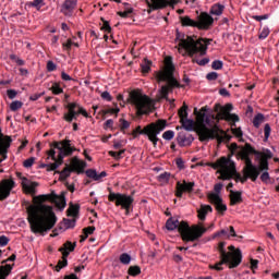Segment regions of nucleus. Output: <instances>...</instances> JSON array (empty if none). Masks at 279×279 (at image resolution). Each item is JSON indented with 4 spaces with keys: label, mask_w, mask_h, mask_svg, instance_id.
Returning a JSON list of instances; mask_svg holds the SVG:
<instances>
[{
    "label": "nucleus",
    "mask_w": 279,
    "mask_h": 279,
    "mask_svg": "<svg viewBox=\"0 0 279 279\" xmlns=\"http://www.w3.org/2000/svg\"><path fill=\"white\" fill-rule=\"evenodd\" d=\"M56 173L60 175L59 177L60 182H65L68 178H71V170L69 168V165H65V168L62 171H56Z\"/></svg>",
    "instance_id": "e433bc0d"
},
{
    "label": "nucleus",
    "mask_w": 279,
    "mask_h": 279,
    "mask_svg": "<svg viewBox=\"0 0 279 279\" xmlns=\"http://www.w3.org/2000/svg\"><path fill=\"white\" fill-rule=\"evenodd\" d=\"M250 154H253V156H263V153L256 150L250 143L244 145V147L238 153V156L241 160H245L246 158H250Z\"/></svg>",
    "instance_id": "4be33fe9"
},
{
    "label": "nucleus",
    "mask_w": 279,
    "mask_h": 279,
    "mask_svg": "<svg viewBox=\"0 0 279 279\" xmlns=\"http://www.w3.org/2000/svg\"><path fill=\"white\" fill-rule=\"evenodd\" d=\"M192 62L194 64H198L199 66H206V64H208V62H210V59L204 58V59L199 60L197 58H194V59H192Z\"/></svg>",
    "instance_id": "8fccbe9b"
},
{
    "label": "nucleus",
    "mask_w": 279,
    "mask_h": 279,
    "mask_svg": "<svg viewBox=\"0 0 279 279\" xmlns=\"http://www.w3.org/2000/svg\"><path fill=\"white\" fill-rule=\"evenodd\" d=\"M177 143L180 147H186V145H191L192 141L191 137H186L183 133H179L177 136Z\"/></svg>",
    "instance_id": "f704fd0d"
},
{
    "label": "nucleus",
    "mask_w": 279,
    "mask_h": 279,
    "mask_svg": "<svg viewBox=\"0 0 279 279\" xmlns=\"http://www.w3.org/2000/svg\"><path fill=\"white\" fill-rule=\"evenodd\" d=\"M130 128V122L125 119H120V131L125 133V130Z\"/></svg>",
    "instance_id": "052dcab7"
},
{
    "label": "nucleus",
    "mask_w": 279,
    "mask_h": 279,
    "mask_svg": "<svg viewBox=\"0 0 279 279\" xmlns=\"http://www.w3.org/2000/svg\"><path fill=\"white\" fill-rule=\"evenodd\" d=\"M63 221H64V223H65L66 229H69V228H75V219H72V220H71V219L64 218Z\"/></svg>",
    "instance_id": "338daca9"
},
{
    "label": "nucleus",
    "mask_w": 279,
    "mask_h": 279,
    "mask_svg": "<svg viewBox=\"0 0 279 279\" xmlns=\"http://www.w3.org/2000/svg\"><path fill=\"white\" fill-rule=\"evenodd\" d=\"M101 99H104L105 101H112V96L110 95L109 92H102L100 94Z\"/></svg>",
    "instance_id": "774afa93"
},
{
    "label": "nucleus",
    "mask_w": 279,
    "mask_h": 279,
    "mask_svg": "<svg viewBox=\"0 0 279 279\" xmlns=\"http://www.w3.org/2000/svg\"><path fill=\"white\" fill-rule=\"evenodd\" d=\"M100 21H102V26L100 27L101 32L112 34V26H110V22L106 21L104 17H101Z\"/></svg>",
    "instance_id": "a19ab883"
},
{
    "label": "nucleus",
    "mask_w": 279,
    "mask_h": 279,
    "mask_svg": "<svg viewBox=\"0 0 279 279\" xmlns=\"http://www.w3.org/2000/svg\"><path fill=\"white\" fill-rule=\"evenodd\" d=\"M180 123L182 124V128L186 130V132H197V124L193 120L185 118L182 119Z\"/></svg>",
    "instance_id": "cd10ccee"
},
{
    "label": "nucleus",
    "mask_w": 279,
    "mask_h": 279,
    "mask_svg": "<svg viewBox=\"0 0 279 279\" xmlns=\"http://www.w3.org/2000/svg\"><path fill=\"white\" fill-rule=\"evenodd\" d=\"M71 173H84V169H86V161L80 160L77 157H73L71 163L69 166Z\"/></svg>",
    "instance_id": "5701e85b"
},
{
    "label": "nucleus",
    "mask_w": 279,
    "mask_h": 279,
    "mask_svg": "<svg viewBox=\"0 0 279 279\" xmlns=\"http://www.w3.org/2000/svg\"><path fill=\"white\" fill-rule=\"evenodd\" d=\"M233 136L236 138H240V141H243V131L241 128L231 129Z\"/></svg>",
    "instance_id": "4d7b16f0"
},
{
    "label": "nucleus",
    "mask_w": 279,
    "mask_h": 279,
    "mask_svg": "<svg viewBox=\"0 0 279 279\" xmlns=\"http://www.w3.org/2000/svg\"><path fill=\"white\" fill-rule=\"evenodd\" d=\"M208 201L210 202V204H213L216 208V210L218 213H220L221 215H223V213H226V210H228V206L226 204H223V198H221V196H219V194L216 193H210L208 194Z\"/></svg>",
    "instance_id": "a211bd4d"
},
{
    "label": "nucleus",
    "mask_w": 279,
    "mask_h": 279,
    "mask_svg": "<svg viewBox=\"0 0 279 279\" xmlns=\"http://www.w3.org/2000/svg\"><path fill=\"white\" fill-rule=\"evenodd\" d=\"M21 108H23V102L20 100H14L10 105V110H12V112H16V110H21Z\"/></svg>",
    "instance_id": "09e8293b"
},
{
    "label": "nucleus",
    "mask_w": 279,
    "mask_h": 279,
    "mask_svg": "<svg viewBox=\"0 0 279 279\" xmlns=\"http://www.w3.org/2000/svg\"><path fill=\"white\" fill-rule=\"evenodd\" d=\"M16 186V183L12 179H3L0 182V202H4L10 197V193H12V189Z\"/></svg>",
    "instance_id": "dca6fc26"
},
{
    "label": "nucleus",
    "mask_w": 279,
    "mask_h": 279,
    "mask_svg": "<svg viewBox=\"0 0 279 279\" xmlns=\"http://www.w3.org/2000/svg\"><path fill=\"white\" fill-rule=\"evenodd\" d=\"M166 228L170 231L178 230L181 234L182 241L185 243L199 241V239L208 232V229H205L204 227L197 225L191 227L189 226V222H180L178 219H173L171 217L167 220Z\"/></svg>",
    "instance_id": "7ed1b4c3"
},
{
    "label": "nucleus",
    "mask_w": 279,
    "mask_h": 279,
    "mask_svg": "<svg viewBox=\"0 0 279 279\" xmlns=\"http://www.w3.org/2000/svg\"><path fill=\"white\" fill-rule=\"evenodd\" d=\"M123 154H125V149H121L120 151H109V156H111V158H114V160H121V158H123Z\"/></svg>",
    "instance_id": "a18cd8bd"
},
{
    "label": "nucleus",
    "mask_w": 279,
    "mask_h": 279,
    "mask_svg": "<svg viewBox=\"0 0 279 279\" xmlns=\"http://www.w3.org/2000/svg\"><path fill=\"white\" fill-rule=\"evenodd\" d=\"M223 10H226L223 4L216 3L211 5L209 14H213V16H221L223 14Z\"/></svg>",
    "instance_id": "473e14b6"
},
{
    "label": "nucleus",
    "mask_w": 279,
    "mask_h": 279,
    "mask_svg": "<svg viewBox=\"0 0 279 279\" xmlns=\"http://www.w3.org/2000/svg\"><path fill=\"white\" fill-rule=\"evenodd\" d=\"M167 128V120H157L156 122H151L148 125L144 126V129L141 125H137L135 130L132 132L133 138H138V135L147 136L148 141L153 143L154 147L158 145V134L160 132H163V130Z\"/></svg>",
    "instance_id": "423d86ee"
},
{
    "label": "nucleus",
    "mask_w": 279,
    "mask_h": 279,
    "mask_svg": "<svg viewBox=\"0 0 279 279\" xmlns=\"http://www.w3.org/2000/svg\"><path fill=\"white\" fill-rule=\"evenodd\" d=\"M267 36H269V27L265 26V27L260 31V33H259V35H258V38H259V40H265V38H267Z\"/></svg>",
    "instance_id": "bf43d9fd"
},
{
    "label": "nucleus",
    "mask_w": 279,
    "mask_h": 279,
    "mask_svg": "<svg viewBox=\"0 0 279 279\" xmlns=\"http://www.w3.org/2000/svg\"><path fill=\"white\" fill-rule=\"evenodd\" d=\"M170 178H171V173L163 172V173L159 174L158 180H159V182H169Z\"/></svg>",
    "instance_id": "e2e57ef3"
},
{
    "label": "nucleus",
    "mask_w": 279,
    "mask_h": 279,
    "mask_svg": "<svg viewBox=\"0 0 279 279\" xmlns=\"http://www.w3.org/2000/svg\"><path fill=\"white\" fill-rule=\"evenodd\" d=\"M11 144L12 137L8 135H5V140H2V142H0V156H2L4 160H8V149H10Z\"/></svg>",
    "instance_id": "bb28decb"
},
{
    "label": "nucleus",
    "mask_w": 279,
    "mask_h": 279,
    "mask_svg": "<svg viewBox=\"0 0 279 279\" xmlns=\"http://www.w3.org/2000/svg\"><path fill=\"white\" fill-rule=\"evenodd\" d=\"M218 252L219 258H223L222 263H230V260H233L231 267H239V265L243 263V253L241 250H238L235 253L228 252L226 251V242L218 243Z\"/></svg>",
    "instance_id": "f8f14e48"
},
{
    "label": "nucleus",
    "mask_w": 279,
    "mask_h": 279,
    "mask_svg": "<svg viewBox=\"0 0 279 279\" xmlns=\"http://www.w3.org/2000/svg\"><path fill=\"white\" fill-rule=\"evenodd\" d=\"M163 64L165 66L162 70L155 72V77L158 84H160V82H166V84L162 85L159 90L161 99H166V101L173 104L175 99L170 100L169 93H173V88H180L181 85L174 76L175 65L173 64V58L166 57Z\"/></svg>",
    "instance_id": "f03ea898"
},
{
    "label": "nucleus",
    "mask_w": 279,
    "mask_h": 279,
    "mask_svg": "<svg viewBox=\"0 0 279 279\" xmlns=\"http://www.w3.org/2000/svg\"><path fill=\"white\" fill-rule=\"evenodd\" d=\"M76 247L75 243H71V241H66L62 247L59 248V252L62 254V260H66L71 252H74Z\"/></svg>",
    "instance_id": "393cba45"
},
{
    "label": "nucleus",
    "mask_w": 279,
    "mask_h": 279,
    "mask_svg": "<svg viewBox=\"0 0 279 279\" xmlns=\"http://www.w3.org/2000/svg\"><path fill=\"white\" fill-rule=\"evenodd\" d=\"M130 99L131 104L135 107L137 117H143V114H149L151 112V98L147 95L134 90L130 94Z\"/></svg>",
    "instance_id": "1a4fd4ad"
},
{
    "label": "nucleus",
    "mask_w": 279,
    "mask_h": 279,
    "mask_svg": "<svg viewBox=\"0 0 279 279\" xmlns=\"http://www.w3.org/2000/svg\"><path fill=\"white\" fill-rule=\"evenodd\" d=\"M10 243V238L0 235V247H5Z\"/></svg>",
    "instance_id": "69168bd1"
},
{
    "label": "nucleus",
    "mask_w": 279,
    "mask_h": 279,
    "mask_svg": "<svg viewBox=\"0 0 279 279\" xmlns=\"http://www.w3.org/2000/svg\"><path fill=\"white\" fill-rule=\"evenodd\" d=\"M213 213V207L210 205H201V208L197 210V217L201 221H206V215Z\"/></svg>",
    "instance_id": "2f4dec72"
},
{
    "label": "nucleus",
    "mask_w": 279,
    "mask_h": 279,
    "mask_svg": "<svg viewBox=\"0 0 279 279\" xmlns=\"http://www.w3.org/2000/svg\"><path fill=\"white\" fill-rule=\"evenodd\" d=\"M68 265H69V260L68 259H62V260L58 262L54 269H56V271H60L61 269H64V267H66Z\"/></svg>",
    "instance_id": "5fc2aeb1"
},
{
    "label": "nucleus",
    "mask_w": 279,
    "mask_h": 279,
    "mask_svg": "<svg viewBox=\"0 0 279 279\" xmlns=\"http://www.w3.org/2000/svg\"><path fill=\"white\" fill-rule=\"evenodd\" d=\"M180 21L183 27H197V21L192 20L189 15L180 16Z\"/></svg>",
    "instance_id": "72a5a7b5"
},
{
    "label": "nucleus",
    "mask_w": 279,
    "mask_h": 279,
    "mask_svg": "<svg viewBox=\"0 0 279 279\" xmlns=\"http://www.w3.org/2000/svg\"><path fill=\"white\" fill-rule=\"evenodd\" d=\"M58 69V65H56V63H53V61H48L47 62V72L51 73L53 71H56Z\"/></svg>",
    "instance_id": "0e129e2a"
},
{
    "label": "nucleus",
    "mask_w": 279,
    "mask_h": 279,
    "mask_svg": "<svg viewBox=\"0 0 279 279\" xmlns=\"http://www.w3.org/2000/svg\"><path fill=\"white\" fill-rule=\"evenodd\" d=\"M85 173H86L87 178L95 180V182H99V180H101V178H106V175H108V173L106 171H102L98 174L97 170H95V169H88V170H86Z\"/></svg>",
    "instance_id": "c756f323"
},
{
    "label": "nucleus",
    "mask_w": 279,
    "mask_h": 279,
    "mask_svg": "<svg viewBox=\"0 0 279 279\" xmlns=\"http://www.w3.org/2000/svg\"><path fill=\"white\" fill-rule=\"evenodd\" d=\"M119 108H109L100 110V114H102V117H106V114H119Z\"/></svg>",
    "instance_id": "de8ad7c7"
},
{
    "label": "nucleus",
    "mask_w": 279,
    "mask_h": 279,
    "mask_svg": "<svg viewBox=\"0 0 279 279\" xmlns=\"http://www.w3.org/2000/svg\"><path fill=\"white\" fill-rule=\"evenodd\" d=\"M208 108L203 107L201 111L197 112V108L194 109V113L196 114V134L201 143H205L210 141V133L216 132L217 124H215L211 129L204 124V120L206 119V112Z\"/></svg>",
    "instance_id": "6e6552de"
},
{
    "label": "nucleus",
    "mask_w": 279,
    "mask_h": 279,
    "mask_svg": "<svg viewBox=\"0 0 279 279\" xmlns=\"http://www.w3.org/2000/svg\"><path fill=\"white\" fill-rule=\"evenodd\" d=\"M265 121V116L263 113H257L253 119L254 128H260V124Z\"/></svg>",
    "instance_id": "58836bf2"
},
{
    "label": "nucleus",
    "mask_w": 279,
    "mask_h": 279,
    "mask_svg": "<svg viewBox=\"0 0 279 279\" xmlns=\"http://www.w3.org/2000/svg\"><path fill=\"white\" fill-rule=\"evenodd\" d=\"M209 141H216L218 142V145H221V143H230V141H232V136L228 135V133H226V131L221 130L219 128V125H217V130L216 132H211L209 133Z\"/></svg>",
    "instance_id": "6ab92c4d"
},
{
    "label": "nucleus",
    "mask_w": 279,
    "mask_h": 279,
    "mask_svg": "<svg viewBox=\"0 0 279 279\" xmlns=\"http://www.w3.org/2000/svg\"><path fill=\"white\" fill-rule=\"evenodd\" d=\"M183 37L184 35L177 33V40H179V47L185 49L190 58H193L195 53L206 56V51H208V45L213 43V39L199 38L195 40L191 36H187L186 39H184Z\"/></svg>",
    "instance_id": "39448f33"
},
{
    "label": "nucleus",
    "mask_w": 279,
    "mask_h": 279,
    "mask_svg": "<svg viewBox=\"0 0 279 279\" xmlns=\"http://www.w3.org/2000/svg\"><path fill=\"white\" fill-rule=\"evenodd\" d=\"M189 106H186V104H183V106L179 109V118H180V121H182V119H189Z\"/></svg>",
    "instance_id": "4c0bfd02"
},
{
    "label": "nucleus",
    "mask_w": 279,
    "mask_h": 279,
    "mask_svg": "<svg viewBox=\"0 0 279 279\" xmlns=\"http://www.w3.org/2000/svg\"><path fill=\"white\" fill-rule=\"evenodd\" d=\"M0 271L2 274V278L5 279L7 276H10L12 271V265L7 264L5 266L0 267Z\"/></svg>",
    "instance_id": "49530a36"
},
{
    "label": "nucleus",
    "mask_w": 279,
    "mask_h": 279,
    "mask_svg": "<svg viewBox=\"0 0 279 279\" xmlns=\"http://www.w3.org/2000/svg\"><path fill=\"white\" fill-rule=\"evenodd\" d=\"M269 170H263L262 171V174H260V177H259V180H262L263 182H264V184H267L268 182H269V180H270V175H269V172H268Z\"/></svg>",
    "instance_id": "864d4df0"
},
{
    "label": "nucleus",
    "mask_w": 279,
    "mask_h": 279,
    "mask_svg": "<svg viewBox=\"0 0 279 279\" xmlns=\"http://www.w3.org/2000/svg\"><path fill=\"white\" fill-rule=\"evenodd\" d=\"M243 193L242 192H234L230 190V206H236V204L243 203Z\"/></svg>",
    "instance_id": "c85d7f7f"
},
{
    "label": "nucleus",
    "mask_w": 279,
    "mask_h": 279,
    "mask_svg": "<svg viewBox=\"0 0 279 279\" xmlns=\"http://www.w3.org/2000/svg\"><path fill=\"white\" fill-rule=\"evenodd\" d=\"M215 19H213L211 14L207 12H202L196 20V28L208 31L211 25H214Z\"/></svg>",
    "instance_id": "2eb2a0df"
},
{
    "label": "nucleus",
    "mask_w": 279,
    "mask_h": 279,
    "mask_svg": "<svg viewBox=\"0 0 279 279\" xmlns=\"http://www.w3.org/2000/svg\"><path fill=\"white\" fill-rule=\"evenodd\" d=\"M232 263H234V259H229V262H223V257H220V262L211 266V269H215L216 271H223L222 265H228L229 269H236V267H232Z\"/></svg>",
    "instance_id": "7c9ffc66"
},
{
    "label": "nucleus",
    "mask_w": 279,
    "mask_h": 279,
    "mask_svg": "<svg viewBox=\"0 0 279 279\" xmlns=\"http://www.w3.org/2000/svg\"><path fill=\"white\" fill-rule=\"evenodd\" d=\"M50 147L51 149L48 151V156L51 160H54V162L43 163L41 169H46V171H56V169L64 162V158H66V156H73V151H75V146H71V140L53 142Z\"/></svg>",
    "instance_id": "20e7f679"
},
{
    "label": "nucleus",
    "mask_w": 279,
    "mask_h": 279,
    "mask_svg": "<svg viewBox=\"0 0 279 279\" xmlns=\"http://www.w3.org/2000/svg\"><path fill=\"white\" fill-rule=\"evenodd\" d=\"M51 199H58V196H52L51 194L36 196L35 202H39V204L31 205L26 208L27 221L33 234L45 236L56 226L58 217L53 213V207L43 204V202H49Z\"/></svg>",
    "instance_id": "f257e3e1"
},
{
    "label": "nucleus",
    "mask_w": 279,
    "mask_h": 279,
    "mask_svg": "<svg viewBox=\"0 0 279 279\" xmlns=\"http://www.w3.org/2000/svg\"><path fill=\"white\" fill-rule=\"evenodd\" d=\"M193 189H195V182H186V180H183L182 182L178 181L175 186V197L182 198L184 193H193Z\"/></svg>",
    "instance_id": "f3484780"
},
{
    "label": "nucleus",
    "mask_w": 279,
    "mask_h": 279,
    "mask_svg": "<svg viewBox=\"0 0 279 279\" xmlns=\"http://www.w3.org/2000/svg\"><path fill=\"white\" fill-rule=\"evenodd\" d=\"M34 162H36V158L31 157V158L24 160L23 167H25V169H29V168L34 167Z\"/></svg>",
    "instance_id": "13d9d810"
},
{
    "label": "nucleus",
    "mask_w": 279,
    "mask_h": 279,
    "mask_svg": "<svg viewBox=\"0 0 279 279\" xmlns=\"http://www.w3.org/2000/svg\"><path fill=\"white\" fill-rule=\"evenodd\" d=\"M233 173H234L235 182H241V184H245L247 180H251L252 182H256L259 175V174H255L254 172H245V170H242L243 177H241V173H239L236 170H234Z\"/></svg>",
    "instance_id": "412c9836"
},
{
    "label": "nucleus",
    "mask_w": 279,
    "mask_h": 279,
    "mask_svg": "<svg viewBox=\"0 0 279 279\" xmlns=\"http://www.w3.org/2000/svg\"><path fill=\"white\" fill-rule=\"evenodd\" d=\"M50 90H51L52 95H62V93H64V89H62V87H60V83H52Z\"/></svg>",
    "instance_id": "79ce46f5"
},
{
    "label": "nucleus",
    "mask_w": 279,
    "mask_h": 279,
    "mask_svg": "<svg viewBox=\"0 0 279 279\" xmlns=\"http://www.w3.org/2000/svg\"><path fill=\"white\" fill-rule=\"evenodd\" d=\"M21 172H17V178L22 179V189L26 195H36V187L38 182H32L25 177H21Z\"/></svg>",
    "instance_id": "aec40b11"
},
{
    "label": "nucleus",
    "mask_w": 279,
    "mask_h": 279,
    "mask_svg": "<svg viewBox=\"0 0 279 279\" xmlns=\"http://www.w3.org/2000/svg\"><path fill=\"white\" fill-rule=\"evenodd\" d=\"M108 195L109 202H114L116 206H120L122 210H125V215H130V210L134 208V196L121 193H114L110 190Z\"/></svg>",
    "instance_id": "9b49d317"
},
{
    "label": "nucleus",
    "mask_w": 279,
    "mask_h": 279,
    "mask_svg": "<svg viewBox=\"0 0 279 279\" xmlns=\"http://www.w3.org/2000/svg\"><path fill=\"white\" fill-rule=\"evenodd\" d=\"M211 69H214V71H221V69H223V61L221 60L213 61Z\"/></svg>",
    "instance_id": "3c124183"
},
{
    "label": "nucleus",
    "mask_w": 279,
    "mask_h": 279,
    "mask_svg": "<svg viewBox=\"0 0 279 279\" xmlns=\"http://www.w3.org/2000/svg\"><path fill=\"white\" fill-rule=\"evenodd\" d=\"M173 136H175V132H173L171 130H168V131L163 132V134H162V138L165 141H172Z\"/></svg>",
    "instance_id": "6e6d98bb"
},
{
    "label": "nucleus",
    "mask_w": 279,
    "mask_h": 279,
    "mask_svg": "<svg viewBox=\"0 0 279 279\" xmlns=\"http://www.w3.org/2000/svg\"><path fill=\"white\" fill-rule=\"evenodd\" d=\"M142 73H149L151 71V61L144 59L141 63Z\"/></svg>",
    "instance_id": "ea45409f"
},
{
    "label": "nucleus",
    "mask_w": 279,
    "mask_h": 279,
    "mask_svg": "<svg viewBox=\"0 0 279 279\" xmlns=\"http://www.w3.org/2000/svg\"><path fill=\"white\" fill-rule=\"evenodd\" d=\"M66 213H68V217H78L80 216V204L73 205V203H71Z\"/></svg>",
    "instance_id": "c9c22d12"
},
{
    "label": "nucleus",
    "mask_w": 279,
    "mask_h": 279,
    "mask_svg": "<svg viewBox=\"0 0 279 279\" xmlns=\"http://www.w3.org/2000/svg\"><path fill=\"white\" fill-rule=\"evenodd\" d=\"M270 135H271V126L269 125V123H266L264 126L265 141H268Z\"/></svg>",
    "instance_id": "680f3d73"
},
{
    "label": "nucleus",
    "mask_w": 279,
    "mask_h": 279,
    "mask_svg": "<svg viewBox=\"0 0 279 279\" xmlns=\"http://www.w3.org/2000/svg\"><path fill=\"white\" fill-rule=\"evenodd\" d=\"M258 160V166L254 165L252 158L246 157L243 159L245 167L242 171L254 173L255 175H260L263 171H269V160L274 158V153H271L268 148H263L262 155H255Z\"/></svg>",
    "instance_id": "0eeeda50"
},
{
    "label": "nucleus",
    "mask_w": 279,
    "mask_h": 279,
    "mask_svg": "<svg viewBox=\"0 0 279 279\" xmlns=\"http://www.w3.org/2000/svg\"><path fill=\"white\" fill-rule=\"evenodd\" d=\"M234 107L232 104H227L225 107L221 108V111L219 112L218 117H221L223 121H227L228 123H231V128H236V123L241 120L238 114L230 113L232 112V109Z\"/></svg>",
    "instance_id": "4468645a"
},
{
    "label": "nucleus",
    "mask_w": 279,
    "mask_h": 279,
    "mask_svg": "<svg viewBox=\"0 0 279 279\" xmlns=\"http://www.w3.org/2000/svg\"><path fill=\"white\" fill-rule=\"evenodd\" d=\"M68 112L63 114V121H66V123H73V121H77V117L82 114L85 117V119H89L90 114H88V111L84 109L80 104L77 102H70L66 105Z\"/></svg>",
    "instance_id": "ddd939ff"
},
{
    "label": "nucleus",
    "mask_w": 279,
    "mask_h": 279,
    "mask_svg": "<svg viewBox=\"0 0 279 279\" xmlns=\"http://www.w3.org/2000/svg\"><path fill=\"white\" fill-rule=\"evenodd\" d=\"M230 160L227 157H220L216 162H208L207 167H211V169L217 170L219 180H232L234 178V171H236V167L234 163L228 166Z\"/></svg>",
    "instance_id": "9d476101"
},
{
    "label": "nucleus",
    "mask_w": 279,
    "mask_h": 279,
    "mask_svg": "<svg viewBox=\"0 0 279 279\" xmlns=\"http://www.w3.org/2000/svg\"><path fill=\"white\" fill-rule=\"evenodd\" d=\"M120 263L122 265H130V263H132V256H130L128 253H122L120 255Z\"/></svg>",
    "instance_id": "c03bdc74"
},
{
    "label": "nucleus",
    "mask_w": 279,
    "mask_h": 279,
    "mask_svg": "<svg viewBox=\"0 0 279 279\" xmlns=\"http://www.w3.org/2000/svg\"><path fill=\"white\" fill-rule=\"evenodd\" d=\"M75 8H77V0H65L61 5L60 12L64 16H73Z\"/></svg>",
    "instance_id": "b1692460"
},
{
    "label": "nucleus",
    "mask_w": 279,
    "mask_h": 279,
    "mask_svg": "<svg viewBox=\"0 0 279 279\" xmlns=\"http://www.w3.org/2000/svg\"><path fill=\"white\" fill-rule=\"evenodd\" d=\"M128 274L129 276H133V277L141 276V266H131L128 269Z\"/></svg>",
    "instance_id": "37998d69"
},
{
    "label": "nucleus",
    "mask_w": 279,
    "mask_h": 279,
    "mask_svg": "<svg viewBox=\"0 0 279 279\" xmlns=\"http://www.w3.org/2000/svg\"><path fill=\"white\" fill-rule=\"evenodd\" d=\"M150 10H162L169 5V0H145Z\"/></svg>",
    "instance_id": "a878e982"
},
{
    "label": "nucleus",
    "mask_w": 279,
    "mask_h": 279,
    "mask_svg": "<svg viewBox=\"0 0 279 279\" xmlns=\"http://www.w3.org/2000/svg\"><path fill=\"white\" fill-rule=\"evenodd\" d=\"M133 13H134V9L130 8L125 11H119L118 16H121V19H128L130 16V14H133Z\"/></svg>",
    "instance_id": "603ef678"
}]
</instances>
